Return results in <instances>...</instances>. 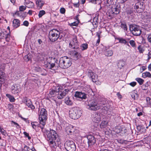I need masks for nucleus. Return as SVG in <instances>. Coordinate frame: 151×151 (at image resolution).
Wrapping results in <instances>:
<instances>
[{
    "mask_svg": "<svg viewBox=\"0 0 151 151\" xmlns=\"http://www.w3.org/2000/svg\"><path fill=\"white\" fill-rule=\"evenodd\" d=\"M49 60L55 61V63H52V61H47L45 65V67L53 70H58L60 67L66 69L70 67L72 64L71 59L67 56L61 57L60 59L59 64H58V60L55 58L49 57Z\"/></svg>",
    "mask_w": 151,
    "mask_h": 151,
    "instance_id": "1",
    "label": "nucleus"
},
{
    "mask_svg": "<svg viewBox=\"0 0 151 151\" xmlns=\"http://www.w3.org/2000/svg\"><path fill=\"white\" fill-rule=\"evenodd\" d=\"M98 106L104 108H102V112L106 114H107L108 109L105 107V103L104 101L97 104L96 102L91 101L87 105L86 108L90 110L95 111L98 109Z\"/></svg>",
    "mask_w": 151,
    "mask_h": 151,
    "instance_id": "2",
    "label": "nucleus"
},
{
    "mask_svg": "<svg viewBox=\"0 0 151 151\" xmlns=\"http://www.w3.org/2000/svg\"><path fill=\"white\" fill-rule=\"evenodd\" d=\"M44 127H41L40 128L45 137H47V140H57V141L58 142V140H59L58 135L55 131L53 130H50V131H49L46 129L44 128Z\"/></svg>",
    "mask_w": 151,
    "mask_h": 151,
    "instance_id": "3",
    "label": "nucleus"
},
{
    "mask_svg": "<svg viewBox=\"0 0 151 151\" xmlns=\"http://www.w3.org/2000/svg\"><path fill=\"white\" fill-rule=\"evenodd\" d=\"M60 32L58 29H53L51 30L48 34V38L51 42H54L58 39L60 40L62 35H60Z\"/></svg>",
    "mask_w": 151,
    "mask_h": 151,
    "instance_id": "4",
    "label": "nucleus"
},
{
    "mask_svg": "<svg viewBox=\"0 0 151 151\" xmlns=\"http://www.w3.org/2000/svg\"><path fill=\"white\" fill-rule=\"evenodd\" d=\"M39 119L40 124L39 127H45L46 124V121L47 119V111L44 108H42L39 110Z\"/></svg>",
    "mask_w": 151,
    "mask_h": 151,
    "instance_id": "5",
    "label": "nucleus"
},
{
    "mask_svg": "<svg viewBox=\"0 0 151 151\" xmlns=\"http://www.w3.org/2000/svg\"><path fill=\"white\" fill-rule=\"evenodd\" d=\"M82 114V110L79 107H75L72 108L69 111L70 117L74 119L79 118Z\"/></svg>",
    "mask_w": 151,
    "mask_h": 151,
    "instance_id": "6",
    "label": "nucleus"
},
{
    "mask_svg": "<svg viewBox=\"0 0 151 151\" xmlns=\"http://www.w3.org/2000/svg\"><path fill=\"white\" fill-rule=\"evenodd\" d=\"M85 139L83 142L86 145H87L88 147H91L96 142V139L93 135L91 134L88 135L84 137Z\"/></svg>",
    "mask_w": 151,
    "mask_h": 151,
    "instance_id": "7",
    "label": "nucleus"
},
{
    "mask_svg": "<svg viewBox=\"0 0 151 151\" xmlns=\"http://www.w3.org/2000/svg\"><path fill=\"white\" fill-rule=\"evenodd\" d=\"M64 146L67 151H75L76 149L75 142L71 140H67L64 144Z\"/></svg>",
    "mask_w": 151,
    "mask_h": 151,
    "instance_id": "8",
    "label": "nucleus"
},
{
    "mask_svg": "<svg viewBox=\"0 0 151 151\" xmlns=\"http://www.w3.org/2000/svg\"><path fill=\"white\" fill-rule=\"evenodd\" d=\"M129 29L131 32L136 36H139L141 33L140 27L135 24H131L129 26Z\"/></svg>",
    "mask_w": 151,
    "mask_h": 151,
    "instance_id": "9",
    "label": "nucleus"
},
{
    "mask_svg": "<svg viewBox=\"0 0 151 151\" xmlns=\"http://www.w3.org/2000/svg\"><path fill=\"white\" fill-rule=\"evenodd\" d=\"M79 45L77 37L76 36H73L69 43V47L72 48L77 49L79 48Z\"/></svg>",
    "mask_w": 151,
    "mask_h": 151,
    "instance_id": "10",
    "label": "nucleus"
},
{
    "mask_svg": "<svg viewBox=\"0 0 151 151\" xmlns=\"http://www.w3.org/2000/svg\"><path fill=\"white\" fill-rule=\"evenodd\" d=\"M134 8L136 9L137 12H142L145 9L144 4L142 2H138L135 4Z\"/></svg>",
    "mask_w": 151,
    "mask_h": 151,
    "instance_id": "11",
    "label": "nucleus"
},
{
    "mask_svg": "<svg viewBox=\"0 0 151 151\" xmlns=\"http://www.w3.org/2000/svg\"><path fill=\"white\" fill-rule=\"evenodd\" d=\"M62 88V86H57V88L53 87L50 89L49 92V96L50 97H54L57 96L59 89Z\"/></svg>",
    "mask_w": 151,
    "mask_h": 151,
    "instance_id": "12",
    "label": "nucleus"
},
{
    "mask_svg": "<svg viewBox=\"0 0 151 151\" xmlns=\"http://www.w3.org/2000/svg\"><path fill=\"white\" fill-rule=\"evenodd\" d=\"M62 88H61V89H58L57 96V98L58 99H61L64 98L69 91L67 89L63 90Z\"/></svg>",
    "mask_w": 151,
    "mask_h": 151,
    "instance_id": "13",
    "label": "nucleus"
},
{
    "mask_svg": "<svg viewBox=\"0 0 151 151\" xmlns=\"http://www.w3.org/2000/svg\"><path fill=\"white\" fill-rule=\"evenodd\" d=\"M120 11L119 7L117 6H114L112 7L107 12L109 17H111L112 16L113 14H117Z\"/></svg>",
    "mask_w": 151,
    "mask_h": 151,
    "instance_id": "14",
    "label": "nucleus"
},
{
    "mask_svg": "<svg viewBox=\"0 0 151 151\" xmlns=\"http://www.w3.org/2000/svg\"><path fill=\"white\" fill-rule=\"evenodd\" d=\"M101 114L100 113L95 112L93 114V121L96 123L99 122L101 120ZM95 125L98 126V124L97 123L95 124Z\"/></svg>",
    "mask_w": 151,
    "mask_h": 151,
    "instance_id": "15",
    "label": "nucleus"
},
{
    "mask_svg": "<svg viewBox=\"0 0 151 151\" xmlns=\"http://www.w3.org/2000/svg\"><path fill=\"white\" fill-rule=\"evenodd\" d=\"M65 131L69 135H71L75 132L76 128L70 124H68L65 128Z\"/></svg>",
    "mask_w": 151,
    "mask_h": 151,
    "instance_id": "16",
    "label": "nucleus"
},
{
    "mask_svg": "<svg viewBox=\"0 0 151 151\" xmlns=\"http://www.w3.org/2000/svg\"><path fill=\"white\" fill-rule=\"evenodd\" d=\"M12 93L14 94H18L20 91V86L19 84H14L11 87Z\"/></svg>",
    "mask_w": 151,
    "mask_h": 151,
    "instance_id": "17",
    "label": "nucleus"
},
{
    "mask_svg": "<svg viewBox=\"0 0 151 151\" xmlns=\"http://www.w3.org/2000/svg\"><path fill=\"white\" fill-rule=\"evenodd\" d=\"M74 96L81 99H85L86 98V95L85 93L79 91H76L74 94Z\"/></svg>",
    "mask_w": 151,
    "mask_h": 151,
    "instance_id": "18",
    "label": "nucleus"
},
{
    "mask_svg": "<svg viewBox=\"0 0 151 151\" xmlns=\"http://www.w3.org/2000/svg\"><path fill=\"white\" fill-rule=\"evenodd\" d=\"M71 57L73 59L76 60L80 58L81 55L80 53L74 50L72 52Z\"/></svg>",
    "mask_w": 151,
    "mask_h": 151,
    "instance_id": "19",
    "label": "nucleus"
},
{
    "mask_svg": "<svg viewBox=\"0 0 151 151\" xmlns=\"http://www.w3.org/2000/svg\"><path fill=\"white\" fill-rule=\"evenodd\" d=\"M14 15H17L21 18H24L27 15L26 12H22L19 11H17L14 13Z\"/></svg>",
    "mask_w": 151,
    "mask_h": 151,
    "instance_id": "20",
    "label": "nucleus"
},
{
    "mask_svg": "<svg viewBox=\"0 0 151 151\" xmlns=\"http://www.w3.org/2000/svg\"><path fill=\"white\" fill-rule=\"evenodd\" d=\"M24 4L27 6L26 7L29 8H33L34 7V4L32 1L29 0H24Z\"/></svg>",
    "mask_w": 151,
    "mask_h": 151,
    "instance_id": "21",
    "label": "nucleus"
},
{
    "mask_svg": "<svg viewBox=\"0 0 151 151\" xmlns=\"http://www.w3.org/2000/svg\"><path fill=\"white\" fill-rule=\"evenodd\" d=\"M116 40H119V42L120 43L126 45L128 46H130L129 44V39H126L122 37H118L116 38Z\"/></svg>",
    "mask_w": 151,
    "mask_h": 151,
    "instance_id": "22",
    "label": "nucleus"
},
{
    "mask_svg": "<svg viewBox=\"0 0 151 151\" xmlns=\"http://www.w3.org/2000/svg\"><path fill=\"white\" fill-rule=\"evenodd\" d=\"M26 102V104L29 108L32 110H33L35 109V106L32 104L30 100L26 98L24 99Z\"/></svg>",
    "mask_w": 151,
    "mask_h": 151,
    "instance_id": "23",
    "label": "nucleus"
},
{
    "mask_svg": "<svg viewBox=\"0 0 151 151\" xmlns=\"http://www.w3.org/2000/svg\"><path fill=\"white\" fill-rule=\"evenodd\" d=\"M104 54L107 57L112 56L113 54V50L109 49H106L104 50Z\"/></svg>",
    "mask_w": 151,
    "mask_h": 151,
    "instance_id": "24",
    "label": "nucleus"
},
{
    "mask_svg": "<svg viewBox=\"0 0 151 151\" xmlns=\"http://www.w3.org/2000/svg\"><path fill=\"white\" fill-rule=\"evenodd\" d=\"M20 21L17 19H14L13 21V26L14 28H17L20 26Z\"/></svg>",
    "mask_w": 151,
    "mask_h": 151,
    "instance_id": "25",
    "label": "nucleus"
},
{
    "mask_svg": "<svg viewBox=\"0 0 151 151\" xmlns=\"http://www.w3.org/2000/svg\"><path fill=\"white\" fill-rule=\"evenodd\" d=\"M88 47V45L87 43H83L80 46V48L79 47V48L78 49H77V50H80L81 51H83L84 50H86Z\"/></svg>",
    "mask_w": 151,
    "mask_h": 151,
    "instance_id": "26",
    "label": "nucleus"
},
{
    "mask_svg": "<svg viewBox=\"0 0 151 151\" xmlns=\"http://www.w3.org/2000/svg\"><path fill=\"white\" fill-rule=\"evenodd\" d=\"M7 32L4 29H2L0 33V38L4 39L7 35Z\"/></svg>",
    "mask_w": 151,
    "mask_h": 151,
    "instance_id": "27",
    "label": "nucleus"
},
{
    "mask_svg": "<svg viewBox=\"0 0 151 151\" xmlns=\"http://www.w3.org/2000/svg\"><path fill=\"white\" fill-rule=\"evenodd\" d=\"M65 103L68 105L71 106L73 104L72 101L69 97H66L65 99Z\"/></svg>",
    "mask_w": 151,
    "mask_h": 151,
    "instance_id": "28",
    "label": "nucleus"
},
{
    "mask_svg": "<svg viewBox=\"0 0 151 151\" xmlns=\"http://www.w3.org/2000/svg\"><path fill=\"white\" fill-rule=\"evenodd\" d=\"M44 4V1L42 0H37L36 1L37 6L40 8H42Z\"/></svg>",
    "mask_w": 151,
    "mask_h": 151,
    "instance_id": "29",
    "label": "nucleus"
},
{
    "mask_svg": "<svg viewBox=\"0 0 151 151\" xmlns=\"http://www.w3.org/2000/svg\"><path fill=\"white\" fill-rule=\"evenodd\" d=\"M49 141V145L50 147L52 148H55L56 146L55 140L52 139L47 140Z\"/></svg>",
    "mask_w": 151,
    "mask_h": 151,
    "instance_id": "30",
    "label": "nucleus"
},
{
    "mask_svg": "<svg viewBox=\"0 0 151 151\" xmlns=\"http://www.w3.org/2000/svg\"><path fill=\"white\" fill-rule=\"evenodd\" d=\"M142 77L144 78L147 77L151 78V74L149 72L146 71L142 73Z\"/></svg>",
    "mask_w": 151,
    "mask_h": 151,
    "instance_id": "31",
    "label": "nucleus"
},
{
    "mask_svg": "<svg viewBox=\"0 0 151 151\" xmlns=\"http://www.w3.org/2000/svg\"><path fill=\"white\" fill-rule=\"evenodd\" d=\"M6 96L9 99L10 101L11 102H14L15 101V99L13 96L9 94H6Z\"/></svg>",
    "mask_w": 151,
    "mask_h": 151,
    "instance_id": "32",
    "label": "nucleus"
},
{
    "mask_svg": "<svg viewBox=\"0 0 151 151\" xmlns=\"http://www.w3.org/2000/svg\"><path fill=\"white\" fill-rule=\"evenodd\" d=\"M125 65V62L123 60H120L119 61L117 64L118 67L121 68Z\"/></svg>",
    "mask_w": 151,
    "mask_h": 151,
    "instance_id": "33",
    "label": "nucleus"
},
{
    "mask_svg": "<svg viewBox=\"0 0 151 151\" xmlns=\"http://www.w3.org/2000/svg\"><path fill=\"white\" fill-rule=\"evenodd\" d=\"M135 80L137 81L140 85H142L144 82V80L139 78H135Z\"/></svg>",
    "mask_w": 151,
    "mask_h": 151,
    "instance_id": "34",
    "label": "nucleus"
},
{
    "mask_svg": "<svg viewBox=\"0 0 151 151\" xmlns=\"http://www.w3.org/2000/svg\"><path fill=\"white\" fill-rule=\"evenodd\" d=\"M98 22V17H95L93 19V22L92 24L93 25H95L97 26Z\"/></svg>",
    "mask_w": 151,
    "mask_h": 151,
    "instance_id": "35",
    "label": "nucleus"
},
{
    "mask_svg": "<svg viewBox=\"0 0 151 151\" xmlns=\"http://www.w3.org/2000/svg\"><path fill=\"white\" fill-rule=\"evenodd\" d=\"M107 124V122L106 121H103L100 124V127L101 128H105Z\"/></svg>",
    "mask_w": 151,
    "mask_h": 151,
    "instance_id": "36",
    "label": "nucleus"
},
{
    "mask_svg": "<svg viewBox=\"0 0 151 151\" xmlns=\"http://www.w3.org/2000/svg\"><path fill=\"white\" fill-rule=\"evenodd\" d=\"M31 125L33 128L35 129L37 127V126L38 127H39V125L40 124H38L37 122H33L31 123Z\"/></svg>",
    "mask_w": 151,
    "mask_h": 151,
    "instance_id": "37",
    "label": "nucleus"
},
{
    "mask_svg": "<svg viewBox=\"0 0 151 151\" xmlns=\"http://www.w3.org/2000/svg\"><path fill=\"white\" fill-rule=\"evenodd\" d=\"M79 21L78 20L76 22H74L73 23H70L69 24V25L71 27H72L73 26H77L79 24Z\"/></svg>",
    "mask_w": 151,
    "mask_h": 151,
    "instance_id": "38",
    "label": "nucleus"
},
{
    "mask_svg": "<svg viewBox=\"0 0 151 151\" xmlns=\"http://www.w3.org/2000/svg\"><path fill=\"white\" fill-rule=\"evenodd\" d=\"M31 148H30L29 147L24 145V148L22 149L21 151H29L31 150Z\"/></svg>",
    "mask_w": 151,
    "mask_h": 151,
    "instance_id": "39",
    "label": "nucleus"
},
{
    "mask_svg": "<svg viewBox=\"0 0 151 151\" xmlns=\"http://www.w3.org/2000/svg\"><path fill=\"white\" fill-rule=\"evenodd\" d=\"M46 13L43 10L40 11L38 14V17L39 18L41 17L43 15Z\"/></svg>",
    "mask_w": 151,
    "mask_h": 151,
    "instance_id": "40",
    "label": "nucleus"
},
{
    "mask_svg": "<svg viewBox=\"0 0 151 151\" xmlns=\"http://www.w3.org/2000/svg\"><path fill=\"white\" fill-rule=\"evenodd\" d=\"M44 56L43 55V53L41 54L39 53L38 55V58L41 61H43L44 60Z\"/></svg>",
    "mask_w": 151,
    "mask_h": 151,
    "instance_id": "41",
    "label": "nucleus"
},
{
    "mask_svg": "<svg viewBox=\"0 0 151 151\" xmlns=\"http://www.w3.org/2000/svg\"><path fill=\"white\" fill-rule=\"evenodd\" d=\"M121 27L125 31L127 30V27L126 24L125 23H122L121 24Z\"/></svg>",
    "mask_w": 151,
    "mask_h": 151,
    "instance_id": "42",
    "label": "nucleus"
},
{
    "mask_svg": "<svg viewBox=\"0 0 151 151\" xmlns=\"http://www.w3.org/2000/svg\"><path fill=\"white\" fill-rule=\"evenodd\" d=\"M31 56L29 55H27L25 56L24 59L26 61H29L31 60Z\"/></svg>",
    "mask_w": 151,
    "mask_h": 151,
    "instance_id": "43",
    "label": "nucleus"
},
{
    "mask_svg": "<svg viewBox=\"0 0 151 151\" xmlns=\"http://www.w3.org/2000/svg\"><path fill=\"white\" fill-rule=\"evenodd\" d=\"M4 73L2 70H0V81H2V80L4 79Z\"/></svg>",
    "mask_w": 151,
    "mask_h": 151,
    "instance_id": "44",
    "label": "nucleus"
},
{
    "mask_svg": "<svg viewBox=\"0 0 151 151\" xmlns=\"http://www.w3.org/2000/svg\"><path fill=\"white\" fill-rule=\"evenodd\" d=\"M0 132L4 135L6 136L7 134V132L3 128H1L0 126Z\"/></svg>",
    "mask_w": 151,
    "mask_h": 151,
    "instance_id": "45",
    "label": "nucleus"
},
{
    "mask_svg": "<svg viewBox=\"0 0 151 151\" xmlns=\"http://www.w3.org/2000/svg\"><path fill=\"white\" fill-rule=\"evenodd\" d=\"M91 78L93 82H95L97 79L98 76L95 73Z\"/></svg>",
    "mask_w": 151,
    "mask_h": 151,
    "instance_id": "46",
    "label": "nucleus"
},
{
    "mask_svg": "<svg viewBox=\"0 0 151 151\" xmlns=\"http://www.w3.org/2000/svg\"><path fill=\"white\" fill-rule=\"evenodd\" d=\"M129 42V43L130 45L132 47H135L136 43L134 40H130Z\"/></svg>",
    "mask_w": 151,
    "mask_h": 151,
    "instance_id": "47",
    "label": "nucleus"
},
{
    "mask_svg": "<svg viewBox=\"0 0 151 151\" xmlns=\"http://www.w3.org/2000/svg\"><path fill=\"white\" fill-rule=\"evenodd\" d=\"M26 6L23 5L20 6L19 7V11L23 12L26 10Z\"/></svg>",
    "mask_w": 151,
    "mask_h": 151,
    "instance_id": "48",
    "label": "nucleus"
},
{
    "mask_svg": "<svg viewBox=\"0 0 151 151\" xmlns=\"http://www.w3.org/2000/svg\"><path fill=\"white\" fill-rule=\"evenodd\" d=\"M131 96L132 98L134 99H137L138 97V94L134 93H132Z\"/></svg>",
    "mask_w": 151,
    "mask_h": 151,
    "instance_id": "49",
    "label": "nucleus"
},
{
    "mask_svg": "<svg viewBox=\"0 0 151 151\" xmlns=\"http://www.w3.org/2000/svg\"><path fill=\"white\" fill-rule=\"evenodd\" d=\"M146 100L147 104L149 105L151 107V99L147 97L146 98Z\"/></svg>",
    "mask_w": 151,
    "mask_h": 151,
    "instance_id": "50",
    "label": "nucleus"
},
{
    "mask_svg": "<svg viewBox=\"0 0 151 151\" xmlns=\"http://www.w3.org/2000/svg\"><path fill=\"white\" fill-rule=\"evenodd\" d=\"M78 2L76 3H73V6L76 8L79 7L80 5V4L79 3V0H78Z\"/></svg>",
    "mask_w": 151,
    "mask_h": 151,
    "instance_id": "51",
    "label": "nucleus"
},
{
    "mask_svg": "<svg viewBox=\"0 0 151 151\" xmlns=\"http://www.w3.org/2000/svg\"><path fill=\"white\" fill-rule=\"evenodd\" d=\"M138 49L139 50V53H142L144 51V50L141 47L140 45H139L138 47Z\"/></svg>",
    "mask_w": 151,
    "mask_h": 151,
    "instance_id": "52",
    "label": "nucleus"
},
{
    "mask_svg": "<svg viewBox=\"0 0 151 151\" xmlns=\"http://www.w3.org/2000/svg\"><path fill=\"white\" fill-rule=\"evenodd\" d=\"M23 134L25 137H27L28 139L29 140H30L31 139V137L29 136V134L26 132H24Z\"/></svg>",
    "mask_w": 151,
    "mask_h": 151,
    "instance_id": "53",
    "label": "nucleus"
},
{
    "mask_svg": "<svg viewBox=\"0 0 151 151\" xmlns=\"http://www.w3.org/2000/svg\"><path fill=\"white\" fill-rule=\"evenodd\" d=\"M60 13L62 14H64L65 13V9L63 7L61 8L60 9Z\"/></svg>",
    "mask_w": 151,
    "mask_h": 151,
    "instance_id": "54",
    "label": "nucleus"
},
{
    "mask_svg": "<svg viewBox=\"0 0 151 151\" xmlns=\"http://www.w3.org/2000/svg\"><path fill=\"white\" fill-rule=\"evenodd\" d=\"M10 35L8 33H7V35L4 38L6 39V41L9 42L10 40Z\"/></svg>",
    "mask_w": 151,
    "mask_h": 151,
    "instance_id": "55",
    "label": "nucleus"
},
{
    "mask_svg": "<svg viewBox=\"0 0 151 151\" xmlns=\"http://www.w3.org/2000/svg\"><path fill=\"white\" fill-rule=\"evenodd\" d=\"M99 1V0H89V2L92 4H97V1Z\"/></svg>",
    "mask_w": 151,
    "mask_h": 151,
    "instance_id": "56",
    "label": "nucleus"
},
{
    "mask_svg": "<svg viewBox=\"0 0 151 151\" xmlns=\"http://www.w3.org/2000/svg\"><path fill=\"white\" fill-rule=\"evenodd\" d=\"M131 86L134 87L137 84V83L136 82H132L129 84Z\"/></svg>",
    "mask_w": 151,
    "mask_h": 151,
    "instance_id": "57",
    "label": "nucleus"
},
{
    "mask_svg": "<svg viewBox=\"0 0 151 151\" xmlns=\"http://www.w3.org/2000/svg\"><path fill=\"white\" fill-rule=\"evenodd\" d=\"M95 74L94 73L91 71H89L88 76L90 78H91Z\"/></svg>",
    "mask_w": 151,
    "mask_h": 151,
    "instance_id": "58",
    "label": "nucleus"
},
{
    "mask_svg": "<svg viewBox=\"0 0 151 151\" xmlns=\"http://www.w3.org/2000/svg\"><path fill=\"white\" fill-rule=\"evenodd\" d=\"M96 35L98 37V39L97 41V44L98 43V44H99L100 42V36L99 33L98 32H97Z\"/></svg>",
    "mask_w": 151,
    "mask_h": 151,
    "instance_id": "59",
    "label": "nucleus"
},
{
    "mask_svg": "<svg viewBox=\"0 0 151 151\" xmlns=\"http://www.w3.org/2000/svg\"><path fill=\"white\" fill-rule=\"evenodd\" d=\"M5 65L4 63H2L0 65V69L1 70H3L5 68Z\"/></svg>",
    "mask_w": 151,
    "mask_h": 151,
    "instance_id": "60",
    "label": "nucleus"
},
{
    "mask_svg": "<svg viewBox=\"0 0 151 151\" xmlns=\"http://www.w3.org/2000/svg\"><path fill=\"white\" fill-rule=\"evenodd\" d=\"M29 24V23L27 21H25L23 23V25L26 27L28 26Z\"/></svg>",
    "mask_w": 151,
    "mask_h": 151,
    "instance_id": "61",
    "label": "nucleus"
},
{
    "mask_svg": "<svg viewBox=\"0 0 151 151\" xmlns=\"http://www.w3.org/2000/svg\"><path fill=\"white\" fill-rule=\"evenodd\" d=\"M118 128L116 129V132L117 133H120L122 131V128L120 127H118Z\"/></svg>",
    "mask_w": 151,
    "mask_h": 151,
    "instance_id": "62",
    "label": "nucleus"
},
{
    "mask_svg": "<svg viewBox=\"0 0 151 151\" xmlns=\"http://www.w3.org/2000/svg\"><path fill=\"white\" fill-rule=\"evenodd\" d=\"M147 39L148 41L151 43V34L148 35Z\"/></svg>",
    "mask_w": 151,
    "mask_h": 151,
    "instance_id": "63",
    "label": "nucleus"
},
{
    "mask_svg": "<svg viewBox=\"0 0 151 151\" xmlns=\"http://www.w3.org/2000/svg\"><path fill=\"white\" fill-rule=\"evenodd\" d=\"M127 13L128 15H130L132 13L133 11L132 10L129 9L127 11Z\"/></svg>",
    "mask_w": 151,
    "mask_h": 151,
    "instance_id": "64",
    "label": "nucleus"
}]
</instances>
